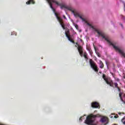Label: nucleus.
<instances>
[{
  "label": "nucleus",
  "mask_w": 125,
  "mask_h": 125,
  "mask_svg": "<svg viewBox=\"0 0 125 125\" xmlns=\"http://www.w3.org/2000/svg\"><path fill=\"white\" fill-rule=\"evenodd\" d=\"M77 46H78L77 48H78V51L80 53V55H81V57H82L83 55V47H82V46H81L79 44H77Z\"/></svg>",
  "instance_id": "nucleus-5"
},
{
  "label": "nucleus",
  "mask_w": 125,
  "mask_h": 125,
  "mask_svg": "<svg viewBox=\"0 0 125 125\" xmlns=\"http://www.w3.org/2000/svg\"><path fill=\"white\" fill-rule=\"evenodd\" d=\"M87 50L89 51V52L90 53V54L91 55L92 53V52L91 51V49H90V48H88L87 47Z\"/></svg>",
  "instance_id": "nucleus-14"
},
{
  "label": "nucleus",
  "mask_w": 125,
  "mask_h": 125,
  "mask_svg": "<svg viewBox=\"0 0 125 125\" xmlns=\"http://www.w3.org/2000/svg\"><path fill=\"white\" fill-rule=\"evenodd\" d=\"M97 115L93 114H90L88 115L84 122L86 125H98V121L96 120Z\"/></svg>",
  "instance_id": "nucleus-1"
},
{
  "label": "nucleus",
  "mask_w": 125,
  "mask_h": 125,
  "mask_svg": "<svg viewBox=\"0 0 125 125\" xmlns=\"http://www.w3.org/2000/svg\"><path fill=\"white\" fill-rule=\"evenodd\" d=\"M76 46V47H77V45H76V46Z\"/></svg>",
  "instance_id": "nucleus-25"
},
{
  "label": "nucleus",
  "mask_w": 125,
  "mask_h": 125,
  "mask_svg": "<svg viewBox=\"0 0 125 125\" xmlns=\"http://www.w3.org/2000/svg\"><path fill=\"white\" fill-rule=\"evenodd\" d=\"M119 116L118 115H115V114H112L111 115H110V118H115V119H117Z\"/></svg>",
  "instance_id": "nucleus-9"
},
{
  "label": "nucleus",
  "mask_w": 125,
  "mask_h": 125,
  "mask_svg": "<svg viewBox=\"0 0 125 125\" xmlns=\"http://www.w3.org/2000/svg\"><path fill=\"white\" fill-rule=\"evenodd\" d=\"M122 122L124 124V125H125V116L122 119Z\"/></svg>",
  "instance_id": "nucleus-17"
},
{
  "label": "nucleus",
  "mask_w": 125,
  "mask_h": 125,
  "mask_svg": "<svg viewBox=\"0 0 125 125\" xmlns=\"http://www.w3.org/2000/svg\"><path fill=\"white\" fill-rule=\"evenodd\" d=\"M94 48H95V51H96V48H95V47H94Z\"/></svg>",
  "instance_id": "nucleus-24"
},
{
  "label": "nucleus",
  "mask_w": 125,
  "mask_h": 125,
  "mask_svg": "<svg viewBox=\"0 0 125 125\" xmlns=\"http://www.w3.org/2000/svg\"><path fill=\"white\" fill-rule=\"evenodd\" d=\"M75 28H76L77 29H78V28H79V26H78V24H75Z\"/></svg>",
  "instance_id": "nucleus-19"
},
{
  "label": "nucleus",
  "mask_w": 125,
  "mask_h": 125,
  "mask_svg": "<svg viewBox=\"0 0 125 125\" xmlns=\"http://www.w3.org/2000/svg\"><path fill=\"white\" fill-rule=\"evenodd\" d=\"M99 66H100V68H101V69H103V67H104V65L103 64V62H102L100 61Z\"/></svg>",
  "instance_id": "nucleus-10"
},
{
  "label": "nucleus",
  "mask_w": 125,
  "mask_h": 125,
  "mask_svg": "<svg viewBox=\"0 0 125 125\" xmlns=\"http://www.w3.org/2000/svg\"><path fill=\"white\" fill-rule=\"evenodd\" d=\"M63 17L64 19H66V17L65 16H63Z\"/></svg>",
  "instance_id": "nucleus-22"
},
{
  "label": "nucleus",
  "mask_w": 125,
  "mask_h": 125,
  "mask_svg": "<svg viewBox=\"0 0 125 125\" xmlns=\"http://www.w3.org/2000/svg\"><path fill=\"white\" fill-rule=\"evenodd\" d=\"M122 95H123V93L120 92L119 94V97L120 98L121 101H122V102H124V103H125V101H124V100H123V98L122 97Z\"/></svg>",
  "instance_id": "nucleus-11"
},
{
  "label": "nucleus",
  "mask_w": 125,
  "mask_h": 125,
  "mask_svg": "<svg viewBox=\"0 0 125 125\" xmlns=\"http://www.w3.org/2000/svg\"><path fill=\"white\" fill-rule=\"evenodd\" d=\"M114 85L115 87H117V88H118V90H119V91H120V88L118 86V83H114Z\"/></svg>",
  "instance_id": "nucleus-13"
},
{
  "label": "nucleus",
  "mask_w": 125,
  "mask_h": 125,
  "mask_svg": "<svg viewBox=\"0 0 125 125\" xmlns=\"http://www.w3.org/2000/svg\"><path fill=\"white\" fill-rule=\"evenodd\" d=\"M120 26L122 27V28H124V26L123 25V24L120 23Z\"/></svg>",
  "instance_id": "nucleus-20"
},
{
  "label": "nucleus",
  "mask_w": 125,
  "mask_h": 125,
  "mask_svg": "<svg viewBox=\"0 0 125 125\" xmlns=\"http://www.w3.org/2000/svg\"><path fill=\"white\" fill-rule=\"evenodd\" d=\"M96 53L98 57H101V55L100 54V53H99V52L96 51Z\"/></svg>",
  "instance_id": "nucleus-16"
},
{
  "label": "nucleus",
  "mask_w": 125,
  "mask_h": 125,
  "mask_svg": "<svg viewBox=\"0 0 125 125\" xmlns=\"http://www.w3.org/2000/svg\"><path fill=\"white\" fill-rule=\"evenodd\" d=\"M118 114H119V115H122V114H124V113H123L119 112Z\"/></svg>",
  "instance_id": "nucleus-21"
},
{
  "label": "nucleus",
  "mask_w": 125,
  "mask_h": 125,
  "mask_svg": "<svg viewBox=\"0 0 125 125\" xmlns=\"http://www.w3.org/2000/svg\"><path fill=\"white\" fill-rule=\"evenodd\" d=\"M119 81H120V80L119 79H117V82H119Z\"/></svg>",
  "instance_id": "nucleus-23"
},
{
  "label": "nucleus",
  "mask_w": 125,
  "mask_h": 125,
  "mask_svg": "<svg viewBox=\"0 0 125 125\" xmlns=\"http://www.w3.org/2000/svg\"><path fill=\"white\" fill-rule=\"evenodd\" d=\"M65 36L66 37V38H67L68 41H69V42H72V43H75V42H74V41H73V40H72V38H71V37H70L69 36V35L68 34V32L67 31H65Z\"/></svg>",
  "instance_id": "nucleus-7"
},
{
  "label": "nucleus",
  "mask_w": 125,
  "mask_h": 125,
  "mask_svg": "<svg viewBox=\"0 0 125 125\" xmlns=\"http://www.w3.org/2000/svg\"><path fill=\"white\" fill-rule=\"evenodd\" d=\"M89 63L91 68H92L93 70H94L95 72H98L97 65H96V64L95 62H93V61H92V60L91 59L89 60Z\"/></svg>",
  "instance_id": "nucleus-3"
},
{
  "label": "nucleus",
  "mask_w": 125,
  "mask_h": 125,
  "mask_svg": "<svg viewBox=\"0 0 125 125\" xmlns=\"http://www.w3.org/2000/svg\"><path fill=\"white\" fill-rule=\"evenodd\" d=\"M13 35H15V36H16V35H17V34L14 32H11V36H13Z\"/></svg>",
  "instance_id": "nucleus-18"
},
{
  "label": "nucleus",
  "mask_w": 125,
  "mask_h": 125,
  "mask_svg": "<svg viewBox=\"0 0 125 125\" xmlns=\"http://www.w3.org/2000/svg\"><path fill=\"white\" fill-rule=\"evenodd\" d=\"M84 117H86V115H84L83 116H82L81 117H80V118L79 119V122L80 123H81V122H83V120Z\"/></svg>",
  "instance_id": "nucleus-12"
},
{
  "label": "nucleus",
  "mask_w": 125,
  "mask_h": 125,
  "mask_svg": "<svg viewBox=\"0 0 125 125\" xmlns=\"http://www.w3.org/2000/svg\"><path fill=\"white\" fill-rule=\"evenodd\" d=\"M103 78L107 84H109L110 86H113L114 83H113V81L111 80V78L106 77V76L104 74L103 75Z\"/></svg>",
  "instance_id": "nucleus-2"
},
{
  "label": "nucleus",
  "mask_w": 125,
  "mask_h": 125,
  "mask_svg": "<svg viewBox=\"0 0 125 125\" xmlns=\"http://www.w3.org/2000/svg\"><path fill=\"white\" fill-rule=\"evenodd\" d=\"M84 57L85 59H88V58H87V53L86 52L84 53Z\"/></svg>",
  "instance_id": "nucleus-15"
},
{
  "label": "nucleus",
  "mask_w": 125,
  "mask_h": 125,
  "mask_svg": "<svg viewBox=\"0 0 125 125\" xmlns=\"http://www.w3.org/2000/svg\"><path fill=\"white\" fill-rule=\"evenodd\" d=\"M32 3L33 4H35V1H34V0H29L26 2V4H31Z\"/></svg>",
  "instance_id": "nucleus-8"
},
{
  "label": "nucleus",
  "mask_w": 125,
  "mask_h": 125,
  "mask_svg": "<svg viewBox=\"0 0 125 125\" xmlns=\"http://www.w3.org/2000/svg\"><path fill=\"white\" fill-rule=\"evenodd\" d=\"M100 123H101L102 125H108V123H109L108 118L105 116L101 117Z\"/></svg>",
  "instance_id": "nucleus-4"
},
{
  "label": "nucleus",
  "mask_w": 125,
  "mask_h": 125,
  "mask_svg": "<svg viewBox=\"0 0 125 125\" xmlns=\"http://www.w3.org/2000/svg\"><path fill=\"white\" fill-rule=\"evenodd\" d=\"M91 107L92 108H99V104L96 102L91 103Z\"/></svg>",
  "instance_id": "nucleus-6"
}]
</instances>
